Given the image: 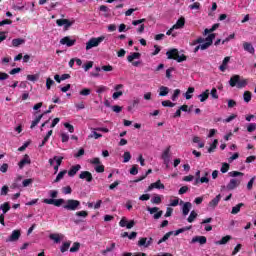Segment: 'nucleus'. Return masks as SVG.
<instances>
[{"label":"nucleus","instance_id":"bf43d9fd","mask_svg":"<svg viewBox=\"0 0 256 256\" xmlns=\"http://www.w3.org/2000/svg\"><path fill=\"white\" fill-rule=\"evenodd\" d=\"M255 129H256V124L255 123H250L247 127L248 133H253V131H255Z\"/></svg>","mask_w":256,"mask_h":256},{"label":"nucleus","instance_id":"393cba45","mask_svg":"<svg viewBox=\"0 0 256 256\" xmlns=\"http://www.w3.org/2000/svg\"><path fill=\"white\" fill-rule=\"evenodd\" d=\"M141 57V53H139V52H134V53H132L131 55H129L128 57H127V61H129V63H133V60L134 59H139Z\"/></svg>","mask_w":256,"mask_h":256},{"label":"nucleus","instance_id":"7ed1b4c3","mask_svg":"<svg viewBox=\"0 0 256 256\" xmlns=\"http://www.w3.org/2000/svg\"><path fill=\"white\" fill-rule=\"evenodd\" d=\"M64 203L63 209H66V211H77L81 207V202L75 199H68Z\"/></svg>","mask_w":256,"mask_h":256},{"label":"nucleus","instance_id":"473e14b6","mask_svg":"<svg viewBox=\"0 0 256 256\" xmlns=\"http://www.w3.org/2000/svg\"><path fill=\"white\" fill-rule=\"evenodd\" d=\"M195 219H197V212H195V210H192L190 212L189 217L187 218L188 223H193V221H195Z\"/></svg>","mask_w":256,"mask_h":256},{"label":"nucleus","instance_id":"c03bdc74","mask_svg":"<svg viewBox=\"0 0 256 256\" xmlns=\"http://www.w3.org/2000/svg\"><path fill=\"white\" fill-rule=\"evenodd\" d=\"M151 203H153L154 205H160L161 203V197L159 195L154 196L151 199Z\"/></svg>","mask_w":256,"mask_h":256},{"label":"nucleus","instance_id":"2f4dec72","mask_svg":"<svg viewBox=\"0 0 256 256\" xmlns=\"http://www.w3.org/2000/svg\"><path fill=\"white\" fill-rule=\"evenodd\" d=\"M191 93H195V88L194 87H189L185 93V98L187 100L189 99H193V95H191Z\"/></svg>","mask_w":256,"mask_h":256},{"label":"nucleus","instance_id":"1a4fd4ad","mask_svg":"<svg viewBox=\"0 0 256 256\" xmlns=\"http://www.w3.org/2000/svg\"><path fill=\"white\" fill-rule=\"evenodd\" d=\"M79 179H83L84 181H87V183H91V181H93V174L89 171H82L79 174Z\"/></svg>","mask_w":256,"mask_h":256},{"label":"nucleus","instance_id":"b1692460","mask_svg":"<svg viewBox=\"0 0 256 256\" xmlns=\"http://www.w3.org/2000/svg\"><path fill=\"white\" fill-rule=\"evenodd\" d=\"M41 119H43V114H40L38 117H36L33 121L32 124L30 126V129H35V127H37V125H39Z\"/></svg>","mask_w":256,"mask_h":256},{"label":"nucleus","instance_id":"f3484780","mask_svg":"<svg viewBox=\"0 0 256 256\" xmlns=\"http://www.w3.org/2000/svg\"><path fill=\"white\" fill-rule=\"evenodd\" d=\"M219 201H221V194H218L215 198H213L209 204L208 207H211L212 209H215L217 205H219Z\"/></svg>","mask_w":256,"mask_h":256},{"label":"nucleus","instance_id":"4d7b16f0","mask_svg":"<svg viewBox=\"0 0 256 256\" xmlns=\"http://www.w3.org/2000/svg\"><path fill=\"white\" fill-rule=\"evenodd\" d=\"M96 173H104L105 172V166L103 164L98 165L95 167Z\"/></svg>","mask_w":256,"mask_h":256},{"label":"nucleus","instance_id":"a211bd4d","mask_svg":"<svg viewBox=\"0 0 256 256\" xmlns=\"http://www.w3.org/2000/svg\"><path fill=\"white\" fill-rule=\"evenodd\" d=\"M183 27H185V17L181 16L173 25V29H183Z\"/></svg>","mask_w":256,"mask_h":256},{"label":"nucleus","instance_id":"3c124183","mask_svg":"<svg viewBox=\"0 0 256 256\" xmlns=\"http://www.w3.org/2000/svg\"><path fill=\"white\" fill-rule=\"evenodd\" d=\"M124 160L123 163H129V161H131V153L130 152H124Z\"/></svg>","mask_w":256,"mask_h":256},{"label":"nucleus","instance_id":"f03ea898","mask_svg":"<svg viewBox=\"0 0 256 256\" xmlns=\"http://www.w3.org/2000/svg\"><path fill=\"white\" fill-rule=\"evenodd\" d=\"M230 87H237V89H243V87H247V80L241 79L239 75H233L229 80Z\"/></svg>","mask_w":256,"mask_h":256},{"label":"nucleus","instance_id":"f257e3e1","mask_svg":"<svg viewBox=\"0 0 256 256\" xmlns=\"http://www.w3.org/2000/svg\"><path fill=\"white\" fill-rule=\"evenodd\" d=\"M167 59H172L177 61V63H183V61H187V56L185 54L179 55V50L176 48H172L166 52Z\"/></svg>","mask_w":256,"mask_h":256},{"label":"nucleus","instance_id":"e433bc0d","mask_svg":"<svg viewBox=\"0 0 256 256\" xmlns=\"http://www.w3.org/2000/svg\"><path fill=\"white\" fill-rule=\"evenodd\" d=\"M49 238L55 243H61V237L59 236V234H50Z\"/></svg>","mask_w":256,"mask_h":256},{"label":"nucleus","instance_id":"ea45409f","mask_svg":"<svg viewBox=\"0 0 256 256\" xmlns=\"http://www.w3.org/2000/svg\"><path fill=\"white\" fill-rule=\"evenodd\" d=\"M27 80L35 83V81L39 80V74H34V75L29 74L27 75Z\"/></svg>","mask_w":256,"mask_h":256},{"label":"nucleus","instance_id":"cd10ccee","mask_svg":"<svg viewBox=\"0 0 256 256\" xmlns=\"http://www.w3.org/2000/svg\"><path fill=\"white\" fill-rule=\"evenodd\" d=\"M171 151V146H168L162 153L163 161H169V153Z\"/></svg>","mask_w":256,"mask_h":256},{"label":"nucleus","instance_id":"a19ab883","mask_svg":"<svg viewBox=\"0 0 256 256\" xmlns=\"http://www.w3.org/2000/svg\"><path fill=\"white\" fill-rule=\"evenodd\" d=\"M65 203V199L60 198V199H54V206L55 207H61Z\"/></svg>","mask_w":256,"mask_h":256},{"label":"nucleus","instance_id":"a878e982","mask_svg":"<svg viewBox=\"0 0 256 256\" xmlns=\"http://www.w3.org/2000/svg\"><path fill=\"white\" fill-rule=\"evenodd\" d=\"M159 95L160 97H167L169 95V88L167 86H161L160 88Z\"/></svg>","mask_w":256,"mask_h":256},{"label":"nucleus","instance_id":"72a5a7b5","mask_svg":"<svg viewBox=\"0 0 256 256\" xmlns=\"http://www.w3.org/2000/svg\"><path fill=\"white\" fill-rule=\"evenodd\" d=\"M171 235H173V231H170L168 233H166L159 241H158V245H161V243H165V241H167L169 239V237H171Z\"/></svg>","mask_w":256,"mask_h":256},{"label":"nucleus","instance_id":"c756f323","mask_svg":"<svg viewBox=\"0 0 256 256\" xmlns=\"http://www.w3.org/2000/svg\"><path fill=\"white\" fill-rule=\"evenodd\" d=\"M70 247H71V241L64 242L60 247L61 253H65L66 251H69Z\"/></svg>","mask_w":256,"mask_h":256},{"label":"nucleus","instance_id":"ddd939ff","mask_svg":"<svg viewBox=\"0 0 256 256\" xmlns=\"http://www.w3.org/2000/svg\"><path fill=\"white\" fill-rule=\"evenodd\" d=\"M19 237H21V230H13L12 234L9 236L7 241H10V242L19 241Z\"/></svg>","mask_w":256,"mask_h":256},{"label":"nucleus","instance_id":"412c9836","mask_svg":"<svg viewBox=\"0 0 256 256\" xmlns=\"http://www.w3.org/2000/svg\"><path fill=\"white\" fill-rule=\"evenodd\" d=\"M21 181H23V176L18 175L12 184L13 189H19L21 187Z\"/></svg>","mask_w":256,"mask_h":256},{"label":"nucleus","instance_id":"2eb2a0df","mask_svg":"<svg viewBox=\"0 0 256 256\" xmlns=\"http://www.w3.org/2000/svg\"><path fill=\"white\" fill-rule=\"evenodd\" d=\"M231 61V57L226 56L223 61L222 64L219 66V70L222 71V73H225V71H227V65H229V62Z\"/></svg>","mask_w":256,"mask_h":256},{"label":"nucleus","instance_id":"9d476101","mask_svg":"<svg viewBox=\"0 0 256 256\" xmlns=\"http://www.w3.org/2000/svg\"><path fill=\"white\" fill-rule=\"evenodd\" d=\"M153 189H165V184L161 183V180H157L148 186L147 191H153Z\"/></svg>","mask_w":256,"mask_h":256},{"label":"nucleus","instance_id":"a18cd8bd","mask_svg":"<svg viewBox=\"0 0 256 256\" xmlns=\"http://www.w3.org/2000/svg\"><path fill=\"white\" fill-rule=\"evenodd\" d=\"M213 39H215V33H211L210 35H208V37L205 38V42L213 45Z\"/></svg>","mask_w":256,"mask_h":256},{"label":"nucleus","instance_id":"4c0bfd02","mask_svg":"<svg viewBox=\"0 0 256 256\" xmlns=\"http://www.w3.org/2000/svg\"><path fill=\"white\" fill-rule=\"evenodd\" d=\"M138 247H148L147 246V238L146 237H142L139 239L138 241Z\"/></svg>","mask_w":256,"mask_h":256},{"label":"nucleus","instance_id":"0e129e2a","mask_svg":"<svg viewBox=\"0 0 256 256\" xmlns=\"http://www.w3.org/2000/svg\"><path fill=\"white\" fill-rule=\"evenodd\" d=\"M8 170H9V164H7V163H4V164L0 167L1 173H7Z\"/></svg>","mask_w":256,"mask_h":256},{"label":"nucleus","instance_id":"e2e57ef3","mask_svg":"<svg viewBox=\"0 0 256 256\" xmlns=\"http://www.w3.org/2000/svg\"><path fill=\"white\" fill-rule=\"evenodd\" d=\"M7 79H9V74L0 72V81H7Z\"/></svg>","mask_w":256,"mask_h":256},{"label":"nucleus","instance_id":"79ce46f5","mask_svg":"<svg viewBox=\"0 0 256 256\" xmlns=\"http://www.w3.org/2000/svg\"><path fill=\"white\" fill-rule=\"evenodd\" d=\"M76 217H83L85 219L86 217H89V212L85 210L78 211L76 212Z\"/></svg>","mask_w":256,"mask_h":256},{"label":"nucleus","instance_id":"6e6d98bb","mask_svg":"<svg viewBox=\"0 0 256 256\" xmlns=\"http://www.w3.org/2000/svg\"><path fill=\"white\" fill-rule=\"evenodd\" d=\"M210 95L213 99H219V94H217V88H212Z\"/></svg>","mask_w":256,"mask_h":256},{"label":"nucleus","instance_id":"5fc2aeb1","mask_svg":"<svg viewBox=\"0 0 256 256\" xmlns=\"http://www.w3.org/2000/svg\"><path fill=\"white\" fill-rule=\"evenodd\" d=\"M52 85H55V81H53V79H51V78H47L46 79V88L49 90V89H51Z\"/></svg>","mask_w":256,"mask_h":256},{"label":"nucleus","instance_id":"9b49d317","mask_svg":"<svg viewBox=\"0 0 256 256\" xmlns=\"http://www.w3.org/2000/svg\"><path fill=\"white\" fill-rule=\"evenodd\" d=\"M244 51L250 53V55H255V47L250 42H243L242 44Z\"/></svg>","mask_w":256,"mask_h":256},{"label":"nucleus","instance_id":"423d86ee","mask_svg":"<svg viewBox=\"0 0 256 256\" xmlns=\"http://www.w3.org/2000/svg\"><path fill=\"white\" fill-rule=\"evenodd\" d=\"M77 43L76 39H71V36H65L60 40L61 45H66V47H73Z\"/></svg>","mask_w":256,"mask_h":256},{"label":"nucleus","instance_id":"774afa93","mask_svg":"<svg viewBox=\"0 0 256 256\" xmlns=\"http://www.w3.org/2000/svg\"><path fill=\"white\" fill-rule=\"evenodd\" d=\"M93 68V61H89L86 65H84V71H89V69Z\"/></svg>","mask_w":256,"mask_h":256},{"label":"nucleus","instance_id":"bb28decb","mask_svg":"<svg viewBox=\"0 0 256 256\" xmlns=\"http://www.w3.org/2000/svg\"><path fill=\"white\" fill-rule=\"evenodd\" d=\"M241 207H245V204L239 203L236 206H234L231 211L232 215H237V213H239L241 211Z\"/></svg>","mask_w":256,"mask_h":256},{"label":"nucleus","instance_id":"dca6fc26","mask_svg":"<svg viewBox=\"0 0 256 256\" xmlns=\"http://www.w3.org/2000/svg\"><path fill=\"white\" fill-rule=\"evenodd\" d=\"M80 170H81V165L76 164L70 168V170L68 171V176L75 177V175H77V172Z\"/></svg>","mask_w":256,"mask_h":256},{"label":"nucleus","instance_id":"39448f33","mask_svg":"<svg viewBox=\"0 0 256 256\" xmlns=\"http://www.w3.org/2000/svg\"><path fill=\"white\" fill-rule=\"evenodd\" d=\"M56 25H58V27L64 26V31H68L69 27L73 25V22L69 21V19H58L56 20Z\"/></svg>","mask_w":256,"mask_h":256},{"label":"nucleus","instance_id":"0eeeda50","mask_svg":"<svg viewBox=\"0 0 256 256\" xmlns=\"http://www.w3.org/2000/svg\"><path fill=\"white\" fill-rule=\"evenodd\" d=\"M147 211H149L150 215H153L154 213H156V214H154V219H161V217L163 215V210L159 211V208H157V207L151 208L148 206Z\"/></svg>","mask_w":256,"mask_h":256},{"label":"nucleus","instance_id":"69168bd1","mask_svg":"<svg viewBox=\"0 0 256 256\" xmlns=\"http://www.w3.org/2000/svg\"><path fill=\"white\" fill-rule=\"evenodd\" d=\"M201 3L199 2H194L193 4L189 5V9H200Z\"/></svg>","mask_w":256,"mask_h":256},{"label":"nucleus","instance_id":"37998d69","mask_svg":"<svg viewBox=\"0 0 256 256\" xmlns=\"http://www.w3.org/2000/svg\"><path fill=\"white\" fill-rule=\"evenodd\" d=\"M244 175L245 174L243 172H239V171L229 172L230 177H243Z\"/></svg>","mask_w":256,"mask_h":256},{"label":"nucleus","instance_id":"20e7f679","mask_svg":"<svg viewBox=\"0 0 256 256\" xmlns=\"http://www.w3.org/2000/svg\"><path fill=\"white\" fill-rule=\"evenodd\" d=\"M103 41H105L104 36H100L98 38H91L86 43V51H89L90 49H93V47H99V44L103 43Z\"/></svg>","mask_w":256,"mask_h":256},{"label":"nucleus","instance_id":"7c9ffc66","mask_svg":"<svg viewBox=\"0 0 256 256\" xmlns=\"http://www.w3.org/2000/svg\"><path fill=\"white\" fill-rule=\"evenodd\" d=\"M231 239L230 235H226L224 237H222L221 240L216 242V245H227V242Z\"/></svg>","mask_w":256,"mask_h":256},{"label":"nucleus","instance_id":"f8f14e48","mask_svg":"<svg viewBox=\"0 0 256 256\" xmlns=\"http://www.w3.org/2000/svg\"><path fill=\"white\" fill-rule=\"evenodd\" d=\"M190 243H192V244L199 243L200 245H205L207 243V237H205V236H194Z\"/></svg>","mask_w":256,"mask_h":256},{"label":"nucleus","instance_id":"864d4df0","mask_svg":"<svg viewBox=\"0 0 256 256\" xmlns=\"http://www.w3.org/2000/svg\"><path fill=\"white\" fill-rule=\"evenodd\" d=\"M137 173H139V168L137 167V164H135L130 169V175H137Z\"/></svg>","mask_w":256,"mask_h":256},{"label":"nucleus","instance_id":"603ef678","mask_svg":"<svg viewBox=\"0 0 256 256\" xmlns=\"http://www.w3.org/2000/svg\"><path fill=\"white\" fill-rule=\"evenodd\" d=\"M179 95H181V90L179 89L174 90V93L171 97L172 101H177V97H179Z\"/></svg>","mask_w":256,"mask_h":256},{"label":"nucleus","instance_id":"c85d7f7f","mask_svg":"<svg viewBox=\"0 0 256 256\" xmlns=\"http://www.w3.org/2000/svg\"><path fill=\"white\" fill-rule=\"evenodd\" d=\"M65 175H67V170H62L58 173V175L56 176L54 183H59V181H61V179H63V177H65Z\"/></svg>","mask_w":256,"mask_h":256},{"label":"nucleus","instance_id":"09e8293b","mask_svg":"<svg viewBox=\"0 0 256 256\" xmlns=\"http://www.w3.org/2000/svg\"><path fill=\"white\" fill-rule=\"evenodd\" d=\"M64 127L68 129L69 133H75V127H73V125H71L70 123H64Z\"/></svg>","mask_w":256,"mask_h":256},{"label":"nucleus","instance_id":"4468645a","mask_svg":"<svg viewBox=\"0 0 256 256\" xmlns=\"http://www.w3.org/2000/svg\"><path fill=\"white\" fill-rule=\"evenodd\" d=\"M25 165H31V158L27 154H25L23 159L18 163L19 169H23Z\"/></svg>","mask_w":256,"mask_h":256},{"label":"nucleus","instance_id":"4be33fe9","mask_svg":"<svg viewBox=\"0 0 256 256\" xmlns=\"http://www.w3.org/2000/svg\"><path fill=\"white\" fill-rule=\"evenodd\" d=\"M25 39L23 38H15L12 40V45L13 47H19L21 45H24Z\"/></svg>","mask_w":256,"mask_h":256},{"label":"nucleus","instance_id":"8fccbe9b","mask_svg":"<svg viewBox=\"0 0 256 256\" xmlns=\"http://www.w3.org/2000/svg\"><path fill=\"white\" fill-rule=\"evenodd\" d=\"M229 167H230L229 163L224 162L220 169L221 173H227V171H229Z\"/></svg>","mask_w":256,"mask_h":256},{"label":"nucleus","instance_id":"6e6552de","mask_svg":"<svg viewBox=\"0 0 256 256\" xmlns=\"http://www.w3.org/2000/svg\"><path fill=\"white\" fill-rule=\"evenodd\" d=\"M240 185H241V180H237L233 178L227 184L226 188L228 189V191H233V189H237V187H239Z\"/></svg>","mask_w":256,"mask_h":256},{"label":"nucleus","instance_id":"aec40b11","mask_svg":"<svg viewBox=\"0 0 256 256\" xmlns=\"http://www.w3.org/2000/svg\"><path fill=\"white\" fill-rule=\"evenodd\" d=\"M209 89L205 90L202 94L198 95V98L200 99V103H205L209 99Z\"/></svg>","mask_w":256,"mask_h":256},{"label":"nucleus","instance_id":"338daca9","mask_svg":"<svg viewBox=\"0 0 256 256\" xmlns=\"http://www.w3.org/2000/svg\"><path fill=\"white\" fill-rule=\"evenodd\" d=\"M101 70H102V71H105V72H110V71H113V66H111V65H105V66H102V67H101Z\"/></svg>","mask_w":256,"mask_h":256},{"label":"nucleus","instance_id":"49530a36","mask_svg":"<svg viewBox=\"0 0 256 256\" xmlns=\"http://www.w3.org/2000/svg\"><path fill=\"white\" fill-rule=\"evenodd\" d=\"M80 95H82L83 97H87L89 95H91V89L89 88H84L80 91Z\"/></svg>","mask_w":256,"mask_h":256},{"label":"nucleus","instance_id":"13d9d810","mask_svg":"<svg viewBox=\"0 0 256 256\" xmlns=\"http://www.w3.org/2000/svg\"><path fill=\"white\" fill-rule=\"evenodd\" d=\"M253 183H255V176L252 177L247 184L248 191H251V189H253Z\"/></svg>","mask_w":256,"mask_h":256},{"label":"nucleus","instance_id":"c9c22d12","mask_svg":"<svg viewBox=\"0 0 256 256\" xmlns=\"http://www.w3.org/2000/svg\"><path fill=\"white\" fill-rule=\"evenodd\" d=\"M251 97H252L251 91L244 92L243 99H244L245 103H249L251 101Z\"/></svg>","mask_w":256,"mask_h":256},{"label":"nucleus","instance_id":"f704fd0d","mask_svg":"<svg viewBox=\"0 0 256 256\" xmlns=\"http://www.w3.org/2000/svg\"><path fill=\"white\" fill-rule=\"evenodd\" d=\"M81 247V244L79 242H74L72 247L70 248V253H77Z\"/></svg>","mask_w":256,"mask_h":256},{"label":"nucleus","instance_id":"58836bf2","mask_svg":"<svg viewBox=\"0 0 256 256\" xmlns=\"http://www.w3.org/2000/svg\"><path fill=\"white\" fill-rule=\"evenodd\" d=\"M33 185V178H28L22 181V187H29Z\"/></svg>","mask_w":256,"mask_h":256},{"label":"nucleus","instance_id":"de8ad7c7","mask_svg":"<svg viewBox=\"0 0 256 256\" xmlns=\"http://www.w3.org/2000/svg\"><path fill=\"white\" fill-rule=\"evenodd\" d=\"M162 107H175V103L170 100H164L162 101Z\"/></svg>","mask_w":256,"mask_h":256},{"label":"nucleus","instance_id":"680f3d73","mask_svg":"<svg viewBox=\"0 0 256 256\" xmlns=\"http://www.w3.org/2000/svg\"><path fill=\"white\" fill-rule=\"evenodd\" d=\"M100 137H103V135L102 134H99V133H97V132H92V134H90L89 135V138H94V139H100Z\"/></svg>","mask_w":256,"mask_h":256},{"label":"nucleus","instance_id":"6ab92c4d","mask_svg":"<svg viewBox=\"0 0 256 256\" xmlns=\"http://www.w3.org/2000/svg\"><path fill=\"white\" fill-rule=\"evenodd\" d=\"M192 204L191 202H185L183 207H182V213L184 217H187L189 215V211H191Z\"/></svg>","mask_w":256,"mask_h":256},{"label":"nucleus","instance_id":"5701e85b","mask_svg":"<svg viewBox=\"0 0 256 256\" xmlns=\"http://www.w3.org/2000/svg\"><path fill=\"white\" fill-rule=\"evenodd\" d=\"M0 209L3 211V215H5L6 213H9V211H11V205L9 204V202H5L0 206Z\"/></svg>","mask_w":256,"mask_h":256},{"label":"nucleus","instance_id":"052dcab7","mask_svg":"<svg viewBox=\"0 0 256 256\" xmlns=\"http://www.w3.org/2000/svg\"><path fill=\"white\" fill-rule=\"evenodd\" d=\"M7 193H9V186L5 185L1 189L0 195L5 196Z\"/></svg>","mask_w":256,"mask_h":256}]
</instances>
